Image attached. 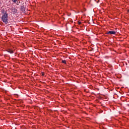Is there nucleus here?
Wrapping results in <instances>:
<instances>
[{
	"mask_svg": "<svg viewBox=\"0 0 129 129\" xmlns=\"http://www.w3.org/2000/svg\"><path fill=\"white\" fill-rule=\"evenodd\" d=\"M107 35H108V34H110V35H115L116 34V32L113 31H109L106 33Z\"/></svg>",
	"mask_w": 129,
	"mask_h": 129,
	"instance_id": "f03ea898",
	"label": "nucleus"
},
{
	"mask_svg": "<svg viewBox=\"0 0 129 129\" xmlns=\"http://www.w3.org/2000/svg\"><path fill=\"white\" fill-rule=\"evenodd\" d=\"M2 20L5 24H8V14L5 13L2 17Z\"/></svg>",
	"mask_w": 129,
	"mask_h": 129,
	"instance_id": "f257e3e1",
	"label": "nucleus"
},
{
	"mask_svg": "<svg viewBox=\"0 0 129 129\" xmlns=\"http://www.w3.org/2000/svg\"><path fill=\"white\" fill-rule=\"evenodd\" d=\"M8 52H9V53H10V54H13V53H14V51H13V50H12V49H9V50H8Z\"/></svg>",
	"mask_w": 129,
	"mask_h": 129,
	"instance_id": "7ed1b4c3",
	"label": "nucleus"
},
{
	"mask_svg": "<svg viewBox=\"0 0 129 129\" xmlns=\"http://www.w3.org/2000/svg\"><path fill=\"white\" fill-rule=\"evenodd\" d=\"M128 12H129V10H128Z\"/></svg>",
	"mask_w": 129,
	"mask_h": 129,
	"instance_id": "1a4fd4ad",
	"label": "nucleus"
},
{
	"mask_svg": "<svg viewBox=\"0 0 129 129\" xmlns=\"http://www.w3.org/2000/svg\"><path fill=\"white\" fill-rule=\"evenodd\" d=\"M12 2H13V3H16L17 2V0H12Z\"/></svg>",
	"mask_w": 129,
	"mask_h": 129,
	"instance_id": "0eeeda50",
	"label": "nucleus"
},
{
	"mask_svg": "<svg viewBox=\"0 0 129 129\" xmlns=\"http://www.w3.org/2000/svg\"><path fill=\"white\" fill-rule=\"evenodd\" d=\"M15 13L17 12V10L15 9Z\"/></svg>",
	"mask_w": 129,
	"mask_h": 129,
	"instance_id": "6e6552de",
	"label": "nucleus"
},
{
	"mask_svg": "<svg viewBox=\"0 0 129 129\" xmlns=\"http://www.w3.org/2000/svg\"><path fill=\"white\" fill-rule=\"evenodd\" d=\"M78 25H81V22L79 21V22H78Z\"/></svg>",
	"mask_w": 129,
	"mask_h": 129,
	"instance_id": "423d86ee",
	"label": "nucleus"
},
{
	"mask_svg": "<svg viewBox=\"0 0 129 129\" xmlns=\"http://www.w3.org/2000/svg\"><path fill=\"white\" fill-rule=\"evenodd\" d=\"M41 75H42V76H45V73H44V72L41 73Z\"/></svg>",
	"mask_w": 129,
	"mask_h": 129,
	"instance_id": "39448f33",
	"label": "nucleus"
},
{
	"mask_svg": "<svg viewBox=\"0 0 129 129\" xmlns=\"http://www.w3.org/2000/svg\"><path fill=\"white\" fill-rule=\"evenodd\" d=\"M62 63H63V64H67V62L66 60H62Z\"/></svg>",
	"mask_w": 129,
	"mask_h": 129,
	"instance_id": "20e7f679",
	"label": "nucleus"
}]
</instances>
